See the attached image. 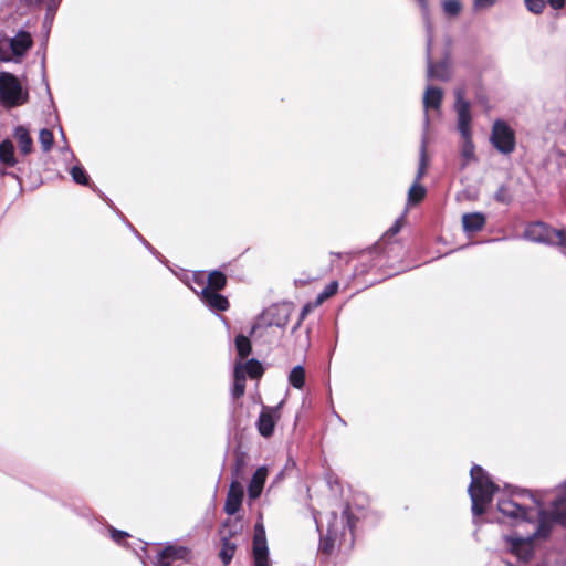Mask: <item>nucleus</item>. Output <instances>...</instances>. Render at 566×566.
Instances as JSON below:
<instances>
[{
	"mask_svg": "<svg viewBox=\"0 0 566 566\" xmlns=\"http://www.w3.org/2000/svg\"><path fill=\"white\" fill-rule=\"evenodd\" d=\"M28 99L19 80L11 73L0 72V104L7 108L17 107Z\"/></svg>",
	"mask_w": 566,
	"mask_h": 566,
	"instance_id": "nucleus-5",
	"label": "nucleus"
},
{
	"mask_svg": "<svg viewBox=\"0 0 566 566\" xmlns=\"http://www.w3.org/2000/svg\"><path fill=\"white\" fill-rule=\"evenodd\" d=\"M200 297L211 310L226 311L229 307L228 300L209 287H202L200 291Z\"/></svg>",
	"mask_w": 566,
	"mask_h": 566,
	"instance_id": "nucleus-15",
	"label": "nucleus"
},
{
	"mask_svg": "<svg viewBox=\"0 0 566 566\" xmlns=\"http://www.w3.org/2000/svg\"><path fill=\"white\" fill-rule=\"evenodd\" d=\"M243 367L244 376L251 378H259L263 374V367L256 359H250L244 364L239 363Z\"/></svg>",
	"mask_w": 566,
	"mask_h": 566,
	"instance_id": "nucleus-22",
	"label": "nucleus"
},
{
	"mask_svg": "<svg viewBox=\"0 0 566 566\" xmlns=\"http://www.w3.org/2000/svg\"><path fill=\"white\" fill-rule=\"evenodd\" d=\"M2 174H3V171L0 169V175H2Z\"/></svg>",
	"mask_w": 566,
	"mask_h": 566,
	"instance_id": "nucleus-44",
	"label": "nucleus"
},
{
	"mask_svg": "<svg viewBox=\"0 0 566 566\" xmlns=\"http://www.w3.org/2000/svg\"><path fill=\"white\" fill-rule=\"evenodd\" d=\"M336 539V531H334L331 526L327 528V533L321 539V549L324 553H329L334 546V542Z\"/></svg>",
	"mask_w": 566,
	"mask_h": 566,
	"instance_id": "nucleus-28",
	"label": "nucleus"
},
{
	"mask_svg": "<svg viewBox=\"0 0 566 566\" xmlns=\"http://www.w3.org/2000/svg\"><path fill=\"white\" fill-rule=\"evenodd\" d=\"M243 495L244 492L241 483L232 481L224 502V512L228 515H234L240 510Z\"/></svg>",
	"mask_w": 566,
	"mask_h": 566,
	"instance_id": "nucleus-10",
	"label": "nucleus"
},
{
	"mask_svg": "<svg viewBox=\"0 0 566 566\" xmlns=\"http://www.w3.org/2000/svg\"><path fill=\"white\" fill-rule=\"evenodd\" d=\"M338 290V282L337 281H333L331 282L327 286H325V289L318 294L317 296V302L318 303H322L324 302L325 300L329 298L331 296H333Z\"/></svg>",
	"mask_w": 566,
	"mask_h": 566,
	"instance_id": "nucleus-31",
	"label": "nucleus"
},
{
	"mask_svg": "<svg viewBox=\"0 0 566 566\" xmlns=\"http://www.w3.org/2000/svg\"><path fill=\"white\" fill-rule=\"evenodd\" d=\"M244 390H245V376L243 373V367L241 365H235L232 395L234 398H239V397L243 396Z\"/></svg>",
	"mask_w": 566,
	"mask_h": 566,
	"instance_id": "nucleus-20",
	"label": "nucleus"
},
{
	"mask_svg": "<svg viewBox=\"0 0 566 566\" xmlns=\"http://www.w3.org/2000/svg\"><path fill=\"white\" fill-rule=\"evenodd\" d=\"M418 2H419L420 7L422 9L423 19H424V22H426V25H427L428 23H430L427 1L426 0H418Z\"/></svg>",
	"mask_w": 566,
	"mask_h": 566,
	"instance_id": "nucleus-37",
	"label": "nucleus"
},
{
	"mask_svg": "<svg viewBox=\"0 0 566 566\" xmlns=\"http://www.w3.org/2000/svg\"><path fill=\"white\" fill-rule=\"evenodd\" d=\"M253 562L254 566H270L265 530L262 523H256L254 527Z\"/></svg>",
	"mask_w": 566,
	"mask_h": 566,
	"instance_id": "nucleus-9",
	"label": "nucleus"
},
{
	"mask_svg": "<svg viewBox=\"0 0 566 566\" xmlns=\"http://www.w3.org/2000/svg\"><path fill=\"white\" fill-rule=\"evenodd\" d=\"M70 174L76 184H80V185L88 184V176L86 175V171L84 170V168L82 166L76 165V166L72 167L70 170Z\"/></svg>",
	"mask_w": 566,
	"mask_h": 566,
	"instance_id": "nucleus-30",
	"label": "nucleus"
},
{
	"mask_svg": "<svg viewBox=\"0 0 566 566\" xmlns=\"http://www.w3.org/2000/svg\"><path fill=\"white\" fill-rule=\"evenodd\" d=\"M544 501L543 494L533 495L523 491L497 502V509L506 523L526 528L525 535L516 533L505 537L510 551L523 562L533 556V539L548 535L552 521L566 524V482L558 488L548 512L544 510Z\"/></svg>",
	"mask_w": 566,
	"mask_h": 566,
	"instance_id": "nucleus-1",
	"label": "nucleus"
},
{
	"mask_svg": "<svg viewBox=\"0 0 566 566\" xmlns=\"http://www.w3.org/2000/svg\"><path fill=\"white\" fill-rule=\"evenodd\" d=\"M485 217L480 212L465 213L462 217V224L465 232H475L483 228Z\"/></svg>",
	"mask_w": 566,
	"mask_h": 566,
	"instance_id": "nucleus-18",
	"label": "nucleus"
},
{
	"mask_svg": "<svg viewBox=\"0 0 566 566\" xmlns=\"http://www.w3.org/2000/svg\"><path fill=\"white\" fill-rule=\"evenodd\" d=\"M428 167V158H427V142L426 138L422 139L421 149H420V159L419 167L417 171V177L415 181H420V179L424 176Z\"/></svg>",
	"mask_w": 566,
	"mask_h": 566,
	"instance_id": "nucleus-24",
	"label": "nucleus"
},
{
	"mask_svg": "<svg viewBox=\"0 0 566 566\" xmlns=\"http://www.w3.org/2000/svg\"><path fill=\"white\" fill-rule=\"evenodd\" d=\"M195 282L201 290L202 287H209L217 292L226 286L227 277L222 272L213 271L207 277V285L205 284V275L202 273L195 275Z\"/></svg>",
	"mask_w": 566,
	"mask_h": 566,
	"instance_id": "nucleus-14",
	"label": "nucleus"
},
{
	"mask_svg": "<svg viewBox=\"0 0 566 566\" xmlns=\"http://www.w3.org/2000/svg\"><path fill=\"white\" fill-rule=\"evenodd\" d=\"M402 222H403V217H400L399 219L396 220V222L388 229V231L386 232V235H389V237H394L396 235L401 227H402Z\"/></svg>",
	"mask_w": 566,
	"mask_h": 566,
	"instance_id": "nucleus-35",
	"label": "nucleus"
},
{
	"mask_svg": "<svg viewBox=\"0 0 566 566\" xmlns=\"http://www.w3.org/2000/svg\"><path fill=\"white\" fill-rule=\"evenodd\" d=\"M235 348L241 359L248 357L251 352V343L249 338L243 335H238L235 338Z\"/></svg>",
	"mask_w": 566,
	"mask_h": 566,
	"instance_id": "nucleus-25",
	"label": "nucleus"
},
{
	"mask_svg": "<svg viewBox=\"0 0 566 566\" xmlns=\"http://www.w3.org/2000/svg\"><path fill=\"white\" fill-rule=\"evenodd\" d=\"M426 195V189L423 186L420 185V182L415 181L412 186L409 189L408 192V200L410 203H418L423 199Z\"/></svg>",
	"mask_w": 566,
	"mask_h": 566,
	"instance_id": "nucleus-26",
	"label": "nucleus"
},
{
	"mask_svg": "<svg viewBox=\"0 0 566 566\" xmlns=\"http://www.w3.org/2000/svg\"><path fill=\"white\" fill-rule=\"evenodd\" d=\"M234 552H235V545L230 543L229 541L224 539L222 543L220 554H219V556L224 565H228L231 562V559L234 555Z\"/></svg>",
	"mask_w": 566,
	"mask_h": 566,
	"instance_id": "nucleus-27",
	"label": "nucleus"
},
{
	"mask_svg": "<svg viewBox=\"0 0 566 566\" xmlns=\"http://www.w3.org/2000/svg\"><path fill=\"white\" fill-rule=\"evenodd\" d=\"M53 140L54 138L51 130L46 128L40 130L39 142L41 144L43 151H49L52 148Z\"/></svg>",
	"mask_w": 566,
	"mask_h": 566,
	"instance_id": "nucleus-29",
	"label": "nucleus"
},
{
	"mask_svg": "<svg viewBox=\"0 0 566 566\" xmlns=\"http://www.w3.org/2000/svg\"><path fill=\"white\" fill-rule=\"evenodd\" d=\"M463 88L455 90V112L458 115V129L463 138V145L460 153V168H467L471 163L476 160L474 154V145L471 138V113L470 103L464 98Z\"/></svg>",
	"mask_w": 566,
	"mask_h": 566,
	"instance_id": "nucleus-2",
	"label": "nucleus"
},
{
	"mask_svg": "<svg viewBox=\"0 0 566 566\" xmlns=\"http://www.w3.org/2000/svg\"><path fill=\"white\" fill-rule=\"evenodd\" d=\"M499 0H473L472 8L475 12L488 10L494 7Z\"/></svg>",
	"mask_w": 566,
	"mask_h": 566,
	"instance_id": "nucleus-33",
	"label": "nucleus"
},
{
	"mask_svg": "<svg viewBox=\"0 0 566 566\" xmlns=\"http://www.w3.org/2000/svg\"><path fill=\"white\" fill-rule=\"evenodd\" d=\"M506 565H507V566H513L511 563H507Z\"/></svg>",
	"mask_w": 566,
	"mask_h": 566,
	"instance_id": "nucleus-43",
	"label": "nucleus"
},
{
	"mask_svg": "<svg viewBox=\"0 0 566 566\" xmlns=\"http://www.w3.org/2000/svg\"><path fill=\"white\" fill-rule=\"evenodd\" d=\"M443 11L448 15H457L461 11V2L459 0H446L442 3Z\"/></svg>",
	"mask_w": 566,
	"mask_h": 566,
	"instance_id": "nucleus-32",
	"label": "nucleus"
},
{
	"mask_svg": "<svg viewBox=\"0 0 566 566\" xmlns=\"http://www.w3.org/2000/svg\"><path fill=\"white\" fill-rule=\"evenodd\" d=\"M548 2L554 9H562L565 4V0H548Z\"/></svg>",
	"mask_w": 566,
	"mask_h": 566,
	"instance_id": "nucleus-38",
	"label": "nucleus"
},
{
	"mask_svg": "<svg viewBox=\"0 0 566 566\" xmlns=\"http://www.w3.org/2000/svg\"><path fill=\"white\" fill-rule=\"evenodd\" d=\"M109 532H111V537L116 543H122L128 536V534L126 532L117 531L113 527L109 530Z\"/></svg>",
	"mask_w": 566,
	"mask_h": 566,
	"instance_id": "nucleus-36",
	"label": "nucleus"
},
{
	"mask_svg": "<svg viewBox=\"0 0 566 566\" xmlns=\"http://www.w3.org/2000/svg\"><path fill=\"white\" fill-rule=\"evenodd\" d=\"M292 312L293 307L289 303L269 307L252 327L251 335L254 338H268L274 332L273 327H276L280 333L274 338L279 339L290 321Z\"/></svg>",
	"mask_w": 566,
	"mask_h": 566,
	"instance_id": "nucleus-4",
	"label": "nucleus"
},
{
	"mask_svg": "<svg viewBox=\"0 0 566 566\" xmlns=\"http://www.w3.org/2000/svg\"><path fill=\"white\" fill-rule=\"evenodd\" d=\"M524 237L533 242L558 245L566 255V237L563 230H555L543 222H534L527 226Z\"/></svg>",
	"mask_w": 566,
	"mask_h": 566,
	"instance_id": "nucleus-6",
	"label": "nucleus"
},
{
	"mask_svg": "<svg viewBox=\"0 0 566 566\" xmlns=\"http://www.w3.org/2000/svg\"><path fill=\"white\" fill-rule=\"evenodd\" d=\"M266 478V467L258 468L248 486V495L250 500H255L261 495Z\"/></svg>",
	"mask_w": 566,
	"mask_h": 566,
	"instance_id": "nucleus-16",
	"label": "nucleus"
},
{
	"mask_svg": "<svg viewBox=\"0 0 566 566\" xmlns=\"http://www.w3.org/2000/svg\"><path fill=\"white\" fill-rule=\"evenodd\" d=\"M471 483L468 488L472 502V513L479 516L484 513L486 506L492 502L497 486L480 465H473L470 471Z\"/></svg>",
	"mask_w": 566,
	"mask_h": 566,
	"instance_id": "nucleus-3",
	"label": "nucleus"
},
{
	"mask_svg": "<svg viewBox=\"0 0 566 566\" xmlns=\"http://www.w3.org/2000/svg\"><path fill=\"white\" fill-rule=\"evenodd\" d=\"M332 518L336 520V514L335 513H332Z\"/></svg>",
	"mask_w": 566,
	"mask_h": 566,
	"instance_id": "nucleus-42",
	"label": "nucleus"
},
{
	"mask_svg": "<svg viewBox=\"0 0 566 566\" xmlns=\"http://www.w3.org/2000/svg\"><path fill=\"white\" fill-rule=\"evenodd\" d=\"M14 137L18 142L20 151L28 155L32 150V138L27 128L19 126L14 130Z\"/></svg>",
	"mask_w": 566,
	"mask_h": 566,
	"instance_id": "nucleus-19",
	"label": "nucleus"
},
{
	"mask_svg": "<svg viewBox=\"0 0 566 566\" xmlns=\"http://www.w3.org/2000/svg\"><path fill=\"white\" fill-rule=\"evenodd\" d=\"M32 45L31 35L28 32L20 31L10 41V46L15 55H23Z\"/></svg>",
	"mask_w": 566,
	"mask_h": 566,
	"instance_id": "nucleus-17",
	"label": "nucleus"
},
{
	"mask_svg": "<svg viewBox=\"0 0 566 566\" xmlns=\"http://www.w3.org/2000/svg\"><path fill=\"white\" fill-rule=\"evenodd\" d=\"M276 418V411L274 409L265 407L262 409L256 422L258 430L261 436L265 438L272 436Z\"/></svg>",
	"mask_w": 566,
	"mask_h": 566,
	"instance_id": "nucleus-13",
	"label": "nucleus"
},
{
	"mask_svg": "<svg viewBox=\"0 0 566 566\" xmlns=\"http://www.w3.org/2000/svg\"><path fill=\"white\" fill-rule=\"evenodd\" d=\"M189 549L185 546L169 545L165 547L157 556L159 566H170L175 560L187 559Z\"/></svg>",
	"mask_w": 566,
	"mask_h": 566,
	"instance_id": "nucleus-11",
	"label": "nucleus"
},
{
	"mask_svg": "<svg viewBox=\"0 0 566 566\" xmlns=\"http://www.w3.org/2000/svg\"><path fill=\"white\" fill-rule=\"evenodd\" d=\"M289 382L297 389L303 388L305 382V370L302 366H295L290 375H289Z\"/></svg>",
	"mask_w": 566,
	"mask_h": 566,
	"instance_id": "nucleus-23",
	"label": "nucleus"
},
{
	"mask_svg": "<svg viewBox=\"0 0 566 566\" xmlns=\"http://www.w3.org/2000/svg\"><path fill=\"white\" fill-rule=\"evenodd\" d=\"M491 142L502 154H511L515 149L514 130L504 122L495 120L492 128Z\"/></svg>",
	"mask_w": 566,
	"mask_h": 566,
	"instance_id": "nucleus-7",
	"label": "nucleus"
},
{
	"mask_svg": "<svg viewBox=\"0 0 566 566\" xmlns=\"http://www.w3.org/2000/svg\"><path fill=\"white\" fill-rule=\"evenodd\" d=\"M0 161L10 167L15 165L14 148L10 140L0 144Z\"/></svg>",
	"mask_w": 566,
	"mask_h": 566,
	"instance_id": "nucleus-21",
	"label": "nucleus"
},
{
	"mask_svg": "<svg viewBox=\"0 0 566 566\" xmlns=\"http://www.w3.org/2000/svg\"><path fill=\"white\" fill-rule=\"evenodd\" d=\"M307 311H308V310H307V307H304V308H303V311H302V313H301V316H300V319H298V322L296 323V325L294 326V329H296V328H298V327H300V325H301L302 321L304 319V317H305V316H306V314H307Z\"/></svg>",
	"mask_w": 566,
	"mask_h": 566,
	"instance_id": "nucleus-40",
	"label": "nucleus"
},
{
	"mask_svg": "<svg viewBox=\"0 0 566 566\" xmlns=\"http://www.w3.org/2000/svg\"><path fill=\"white\" fill-rule=\"evenodd\" d=\"M427 77L428 80H439V81H448L451 77V69L448 62L443 61L441 63L433 64L431 59V46H432V30L431 24H427Z\"/></svg>",
	"mask_w": 566,
	"mask_h": 566,
	"instance_id": "nucleus-8",
	"label": "nucleus"
},
{
	"mask_svg": "<svg viewBox=\"0 0 566 566\" xmlns=\"http://www.w3.org/2000/svg\"><path fill=\"white\" fill-rule=\"evenodd\" d=\"M322 523H323V518H322V517H319V518H318V517H316L317 528H319V527H321Z\"/></svg>",
	"mask_w": 566,
	"mask_h": 566,
	"instance_id": "nucleus-41",
	"label": "nucleus"
},
{
	"mask_svg": "<svg viewBox=\"0 0 566 566\" xmlns=\"http://www.w3.org/2000/svg\"><path fill=\"white\" fill-rule=\"evenodd\" d=\"M343 514L346 516L347 518V525L348 527L352 530L354 527V524H353V521H352V517L349 516V506L347 505L346 509L344 510Z\"/></svg>",
	"mask_w": 566,
	"mask_h": 566,
	"instance_id": "nucleus-39",
	"label": "nucleus"
},
{
	"mask_svg": "<svg viewBox=\"0 0 566 566\" xmlns=\"http://www.w3.org/2000/svg\"><path fill=\"white\" fill-rule=\"evenodd\" d=\"M526 8L533 13H541L545 7L544 0H525Z\"/></svg>",
	"mask_w": 566,
	"mask_h": 566,
	"instance_id": "nucleus-34",
	"label": "nucleus"
},
{
	"mask_svg": "<svg viewBox=\"0 0 566 566\" xmlns=\"http://www.w3.org/2000/svg\"><path fill=\"white\" fill-rule=\"evenodd\" d=\"M442 97L443 92L441 88L428 85L423 94V107L426 113L429 109L438 111L440 108ZM424 126H429V117L427 114L424 116Z\"/></svg>",
	"mask_w": 566,
	"mask_h": 566,
	"instance_id": "nucleus-12",
	"label": "nucleus"
}]
</instances>
